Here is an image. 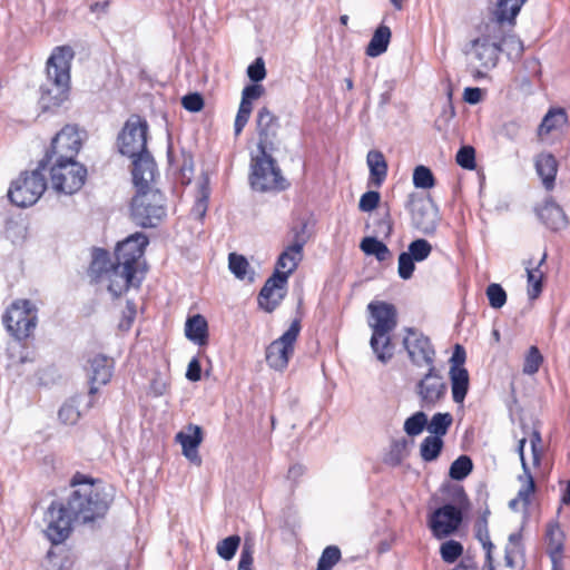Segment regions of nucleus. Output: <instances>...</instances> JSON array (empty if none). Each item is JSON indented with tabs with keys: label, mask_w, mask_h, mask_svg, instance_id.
Instances as JSON below:
<instances>
[{
	"label": "nucleus",
	"mask_w": 570,
	"mask_h": 570,
	"mask_svg": "<svg viewBox=\"0 0 570 570\" xmlns=\"http://www.w3.org/2000/svg\"><path fill=\"white\" fill-rule=\"evenodd\" d=\"M72 490L66 502L52 501L46 512L48 522L45 531L48 540L58 546L72 531V523H88L104 518L107 513L111 495L106 492L101 482L77 472L70 480Z\"/></svg>",
	"instance_id": "obj_1"
},
{
	"label": "nucleus",
	"mask_w": 570,
	"mask_h": 570,
	"mask_svg": "<svg viewBox=\"0 0 570 570\" xmlns=\"http://www.w3.org/2000/svg\"><path fill=\"white\" fill-rule=\"evenodd\" d=\"M75 50L69 45L57 46L47 60V82L40 87L39 102L43 110L60 107L70 92V69Z\"/></svg>",
	"instance_id": "obj_2"
},
{
	"label": "nucleus",
	"mask_w": 570,
	"mask_h": 570,
	"mask_svg": "<svg viewBox=\"0 0 570 570\" xmlns=\"http://www.w3.org/2000/svg\"><path fill=\"white\" fill-rule=\"evenodd\" d=\"M367 325L372 331L370 346L377 361L387 364L395 354L392 333L397 326L396 307L387 302L372 301L367 305Z\"/></svg>",
	"instance_id": "obj_3"
},
{
	"label": "nucleus",
	"mask_w": 570,
	"mask_h": 570,
	"mask_svg": "<svg viewBox=\"0 0 570 570\" xmlns=\"http://www.w3.org/2000/svg\"><path fill=\"white\" fill-rule=\"evenodd\" d=\"M249 185L259 193L285 190L289 184L283 177L273 153L257 151L250 157Z\"/></svg>",
	"instance_id": "obj_4"
},
{
	"label": "nucleus",
	"mask_w": 570,
	"mask_h": 570,
	"mask_svg": "<svg viewBox=\"0 0 570 570\" xmlns=\"http://www.w3.org/2000/svg\"><path fill=\"white\" fill-rule=\"evenodd\" d=\"M48 167L40 168V161L36 169L22 171L11 181L7 196L9 202L21 208L35 205L47 189Z\"/></svg>",
	"instance_id": "obj_5"
},
{
	"label": "nucleus",
	"mask_w": 570,
	"mask_h": 570,
	"mask_svg": "<svg viewBox=\"0 0 570 570\" xmlns=\"http://www.w3.org/2000/svg\"><path fill=\"white\" fill-rule=\"evenodd\" d=\"M130 216L142 228L156 227L166 216L163 194L150 188L138 189L130 204Z\"/></svg>",
	"instance_id": "obj_6"
},
{
	"label": "nucleus",
	"mask_w": 570,
	"mask_h": 570,
	"mask_svg": "<svg viewBox=\"0 0 570 570\" xmlns=\"http://www.w3.org/2000/svg\"><path fill=\"white\" fill-rule=\"evenodd\" d=\"M37 320V308L29 299L11 303L2 315L7 332L17 341H23L31 335Z\"/></svg>",
	"instance_id": "obj_7"
},
{
	"label": "nucleus",
	"mask_w": 570,
	"mask_h": 570,
	"mask_svg": "<svg viewBox=\"0 0 570 570\" xmlns=\"http://www.w3.org/2000/svg\"><path fill=\"white\" fill-rule=\"evenodd\" d=\"M47 171L50 174L52 188L58 193L71 195L85 184L87 169L76 160L52 161Z\"/></svg>",
	"instance_id": "obj_8"
},
{
	"label": "nucleus",
	"mask_w": 570,
	"mask_h": 570,
	"mask_svg": "<svg viewBox=\"0 0 570 570\" xmlns=\"http://www.w3.org/2000/svg\"><path fill=\"white\" fill-rule=\"evenodd\" d=\"M82 145L76 126H65L51 140L50 148L40 160V168L48 167L52 161L75 160Z\"/></svg>",
	"instance_id": "obj_9"
},
{
	"label": "nucleus",
	"mask_w": 570,
	"mask_h": 570,
	"mask_svg": "<svg viewBox=\"0 0 570 570\" xmlns=\"http://www.w3.org/2000/svg\"><path fill=\"white\" fill-rule=\"evenodd\" d=\"M148 122L138 115L131 116L119 132L117 142L121 155L129 158L147 149Z\"/></svg>",
	"instance_id": "obj_10"
},
{
	"label": "nucleus",
	"mask_w": 570,
	"mask_h": 570,
	"mask_svg": "<svg viewBox=\"0 0 570 570\" xmlns=\"http://www.w3.org/2000/svg\"><path fill=\"white\" fill-rule=\"evenodd\" d=\"M301 321L294 320L287 331L266 347V362L269 367L283 371L294 354V345L301 332Z\"/></svg>",
	"instance_id": "obj_11"
},
{
	"label": "nucleus",
	"mask_w": 570,
	"mask_h": 570,
	"mask_svg": "<svg viewBox=\"0 0 570 570\" xmlns=\"http://www.w3.org/2000/svg\"><path fill=\"white\" fill-rule=\"evenodd\" d=\"M148 244V237L141 232H136L129 235L122 242L117 244L114 262L120 264V266H125L126 268L144 274L141 266L145 264L144 255Z\"/></svg>",
	"instance_id": "obj_12"
},
{
	"label": "nucleus",
	"mask_w": 570,
	"mask_h": 570,
	"mask_svg": "<svg viewBox=\"0 0 570 570\" xmlns=\"http://www.w3.org/2000/svg\"><path fill=\"white\" fill-rule=\"evenodd\" d=\"M404 332L402 343L411 363L415 366H434L436 353L430 337L415 327H405Z\"/></svg>",
	"instance_id": "obj_13"
},
{
	"label": "nucleus",
	"mask_w": 570,
	"mask_h": 570,
	"mask_svg": "<svg viewBox=\"0 0 570 570\" xmlns=\"http://www.w3.org/2000/svg\"><path fill=\"white\" fill-rule=\"evenodd\" d=\"M415 393L422 409L435 407L448 393V384L442 374L434 366L428 367V372L415 385Z\"/></svg>",
	"instance_id": "obj_14"
},
{
	"label": "nucleus",
	"mask_w": 570,
	"mask_h": 570,
	"mask_svg": "<svg viewBox=\"0 0 570 570\" xmlns=\"http://www.w3.org/2000/svg\"><path fill=\"white\" fill-rule=\"evenodd\" d=\"M405 207L411 213V220L414 228L424 235L435 234L440 216L438 208L431 202L411 194Z\"/></svg>",
	"instance_id": "obj_15"
},
{
	"label": "nucleus",
	"mask_w": 570,
	"mask_h": 570,
	"mask_svg": "<svg viewBox=\"0 0 570 570\" xmlns=\"http://www.w3.org/2000/svg\"><path fill=\"white\" fill-rule=\"evenodd\" d=\"M114 360L104 355L96 354L87 360L85 372L89 382V402L88 407H92L96 403L95 396L99 391V386L110 382L114 373Z\"/></svg>",
	"instance_id": "obj_16"
},
{
	"label": "nucleus",
	"mask_w": 570,
	"mask_h": 570,
	"mask_svg": "<svg viewBox=\"0 0 570 570\" xmlns=\"http://www.w3.org/2000/svg\"><path fill=\"white\" fill-rule=\"evenodd\" d=\"M281 128L279 119L267 107H262L256 116L258 136L257 151L274 153L277 150V136Z\"/></svg>",
	"instance_id": "obj_17"
},
{
	"label": "nucleus",
	"mask_w": 570,
	"mask_h": 570,
	"mask_svg": "<svg viewBox=\"0 0 570 570\" xmlns=\"http://www.w3.org/2000/svg\"><path fill=\"white\" fill-rule=\"evenodd\" d=\"M293 242L279 255L276 262V268L281 274L288 276L297 268L299 262L303 259V248L307 242L306 238V224L302 223L299 226L292 228Z\"/></svg>",
	"instance_id": "obj_18"
},
{
	"label": "nucleus",
	"mask_w": 570,
	"mask_h": 570,
	"mask_svg": "<svg viewBox=\"0 0 570 570\" xmlns=\"http://www.w3.org/2000/svg\"><path fill=\"white\" fill-rule=\"evenodd\" d=\"M462 519V511L449 503L436 509L431 515L429 523L434 537L441 539L455 532Z\"/></svg>",
	"instance_id": "obj_19"
},
{
	"label": "nucleus",
	"mask_w": 570,
	"mask_h": 570,
	"mask_svg": "<svg viewBox=\"0 0 570 570\" xmlns=\"http://www.w3.org/2000/svg\"><path fill=\"white\" fill-rule=\"evenodd\" d=\"M287 283L286 274L275 269L273 275L268 277L258 294V306L267 313H272L285 296L283 293Z\"/></svg>",
	"instance_id": "obj_20"
},
{
	"label": "nucleus",
	"mask_w": 570,
	"mask_h": 570,
	"mask_svg": "<svg viewBox=\"0 0 570 570\" xmlns=\"http://www.w3.org/2000/svg\"><path fill=\"white\" fill-rule=\"evenodd\" d=\"M136 272L114 262L112 268H109L106 279L109 282V293L118 298L130 287H139L144 276L138 277Z\"/></svg>",
	"instance_id": "obj_21"
},
{
	"label": "nucleus",
	"mask_w": 570,
	"mask_h": 570,
	"mask_svg": "<svg viewBox=\"0 0 570 570\" xmlns=\"http://www.w3.org/2000/svg\"><path fill=\"white\" fill-rule=\"evenodd\" d=\"M132 159V180L138 189L149 188V184L155 178L156 163L151 154L146 150L138 154Z\"/></svg>",
	"instance_id": "obj_22"
},
{
	"label": "nucleus",
	"mask_w": 570,
	"mask_h": 570,
	"mask_svg": "<svg viewBox=\"0 0 570 570\" xmlns=\"http://www.w3.org/2000/svg\"><path fill=\"white\" fill-rule=\"evenodd\" d=\"M187 431H180L176 434V441L181 445L183 454L193 463L200 464L202 459L198 454V446L203 442V430L199 425L188 424Z\"/></svg>",
	"instance_id": "obj_23"
},
{
	"label": "nucleus",
	"mask_w": 570,
	"mask_h": 570,
	"mask_svg": "<svg viewBox=\"0 0 570 570\" xmlns=\"http://www.w3.org/2000/svg\"><path fill=\"white\" fill-rule=\"evenodd\" d=\"M537 215L539 219L553 232L561 230L569 224L562 207L558 205L552 197H548L543 205L537 208Z\"/></svg>",
	"instance_id": "obj_24"
},
{
	"label": "nucleus",
	"mask_w": 570,
	"mask_h": 570,
	"mask_svg": "<svg viewBox=\"0 0 570 570\" xmlns=\"http://www.w3.org/2000/svg\"><path fill=\"white\" fill-rule=\"evenodd\" d=\"M472 49L475 59L484 69L494 68L499 61V56L502 52V47L497 45V42H490L480 37L472 41Z\"/></svg>",
	"instance_id": "obj_25"
},
{
	"label": "nucleus",
	"mask_w": 570,
	"mask_h": 570,
	"mask_svg": "<svg viewBox=\"0 0 570 570\" xmlns=\"http://www.w3.org/2000/svg\"><path fill=\"white\" fill-rule=\"evenodd\" d=\"M535 171L542 180V185L547 190H552L556 185L558 173V160L550 153H542L535 158Z\"/></svg>",
	"instance_id": "obj_26"
},
{
	"label": "nucleus",
	"mask_w": 570,
	"mask_h": 570,
	"mask_svg": "<svg viewBox=\"0 0 570 570\" xmlns=\"http://www.w3.org/2000/svg\"><path fill=\"white\" fill-rule=\"evenodd\" d=\"M515 24L508 23V20L491 13L489 20L484 23L480 38L487 39L490 42H497L501 47V42L504 37L512 32Z\"/></svg>",
	"instance_id": "obj_27"
},
{
	"label": "nucleus",
	"mask_w": 570,
	"mask_h": 570,
	"mask_svg": "<svg viewBox=\"0 0 570 570\" xmlns=\"http://www.w3.org/2000/svg\"><path fill=\"white\" fill-rule=\"evenodd\" d=\"M490 515L489 509L484 510L483 513L475 520L474 522V534L475 538L480 541L483 549L485 550V566L488 570H495L493 566V557L492 551L494 549V544L490 539L488 519Z\"/></svg>",
	"instance_id": "obj_28"
},
{
	"label": "nucleus",
	"mask_w": 570,
	"mask_h": 570,
	"mask_svg": "<svg viewBox=\"0 0 570 570\" xmlns=\"http://www.w3.org/2000/svg\"><path fill=\"white\" fill-rule=\"evenodd\" d=\"M186 337L198 345H205L208 340V323L206 318L196 314L188 317L185 324Z\"/></svg>",
	"instance_id": "obj_29"
},
{
	"label": "nucleus",
	"mask_w": 570,
	"mask_h": 570,
	"mask_svg": "<svg viewBox=\"0 0 570 570\" xmlns=\"http://www.w3.org/2000/svg\"><path fill=\"white\" fill-rule=\"evenodd\" d=\"M568 122V114L564 108H550L538 127V136L543 137L551 131L560 129Z\"/></svg>",
	"instance_id": "obj_30"
},
{
	"label": "nucleus",
	"mask_w": 570,
	"mask_h": 570,
	"mask_svg": "<svg viewBox=\"0 0 570 570\" xmlns=\"http://www.w3.org/2000/svg\"><path fill=\"white\" fill-rule=\"evenodd\" d=\"M114 262L110 259L109 253L104 248H95L92 261L89 266V275L95 282H100L108 275L109 268H112Z\"/></svg>",
	"instance_id": "obj_31"
},
{
	"label": "nucleus",
	"mask_w": 570,
	"mask_h": 570,
	"mask_svg": "<svg viewBox=\"0 0 570 570\" xmlns=\"http://www.w3.org/2000/svg\"><path fill=\"white\" fill-rule=\"evenodd\" d=\"M453 402L462 404L470 387V377L466 368L449 371Z\"/></svg>",
	"instance_id": "obj_32"
},
{
	"label": "nucleus",
	"mask_w": 570,
	"mask_h": 570,
	"mask_svg": "<svg viewBox=\"0 0 570 570\" xmlns=\"http://www.w3.org/2000/svg\"><path fill=\"white\" fill-rule=\"evenodd\" d=\"M371 181L380 187L387 176V163L379 150H370L366 157Z\"/></svg>",
	"instance_id": "obj_33"
},
{
	"label": "nucleus",
	"mask_w": 570,
	"mask_h": 570,
	"mask_svg": "<svg viewBox=\"0 0 570 570\" xmlns=\"http://www.w3.org/2000/svg\"><path fill=\"white\" fill-rule=\"evenodd\" d=\"M548 556H561L564 551V533L557 521L549 522L546 530Z\"/></svg>",
	"instance_id": "obj_34"
},
{
	"label": "nucleus",
	"mask_w": 570,
	"mask_h": 570,
	"mask_svg": "<svg viewBox=\"0 0 570 570\" xmlns=\"http://www.w3.org/2000/svg\"><path fill=\"white\" fill-rule=\"evenodd\" d=\"M391 40V29L387 26L381 24L374 31L367 47L366 55L368 57H379L387 50Z\"/></svg>",
	"instance_id": "obj_35"
},
{
	"label": "nucleus",
	"mask_w": 570,
	"mask_h": 570,
	"mask_svg": "<svg viewBox=\"0 0 570 570\" xmlns=\"http://www.w3.org/2000/svg\"><path fill=\"white\" fill-rule=\"evenodd\" d=\"M361 249L366 255H374L379 262H385L391 257L389 247L376 237H364L360 244Z\"/></svg>",
	"instance_id": "obj_36"
},
{
	"label": "nucleus",
	"mask_w": 570,
	"mask_h": 570,
	"mask_svg": "<svg viewBox=\"0 0 570 570\" xmlns=\"http://www.w3.org/2000/svg\"><path fill=\"white\" fill-rule=\"evenodd\" d=\"M527 0H498L493 13L508 20V23L515 24L517 16Z\"/></svg>",
	"instance_id": "obj_37"
},
{
	"label": "nucleus",
	"mask_w": 570,
	"mask_h": 570,
	"mask_svg": "<svg viewBox=\"0 0 570 570\" xmlns=\"http://www.w3.org/2000/svg\"><path fill=\"white\" fill-rule=\"evenodd\" d=\"M521 466L523 473L520 474L518 479L522 485L518 491V499H520L524 504H530V498L535 491V482L527 461H523Z\"/></svg>",
	"instance_id": "obj_38"
},
{
	"label": "nucleus",
	"mask_w": 570,
	"mask_h": 570,
	"mask_svg": "<svg viewBox=\"0 0 570 570\" xmlns=\"http://www.w3.org/2000/svg\"><path fill=\"white\" fill-rule=\"evenodd\" d=\"M443 449V440L439 436L429 435L420 445V454L423 461H435Z\"/></svg>",
	"instance_id": "obj_39"
},
{
	"label": "nucleus",
	"mask_w": 570,
	"mask_h": 570,
	"mask_svg": "<svg viewBox=\"0 0 570 570\" xmlns=\"http://www.w3.org/2000/svg\"><path fill=\"white\" fill-rule=\"evenodd\" d=\"M473 470V462L468 455H460L456 460H454L449 470V475L452 480L462 481L464 480Z\"/></svg>",
	"instance_id": "obj_40"
},
{
	"label": "nucleus",
	"mask_w": 570,
	"mask_h": 570,
	"mask_svg": "<svg viewBox=\"0 0 570 570\" xmlns=\"http://www.w3.org/2000/svg\"><path fill=\"white\" fill-rule=\"evenodd\" d=\"M452 422L453 417L450 413H435L426 428L434 436L442 439L448 433Z\"/></svg>",
	"instance_id": "obj_41"
},
{
	"label": "nucleus",
	"mask_w": 570,
	"mask_h": 570,
	"mask_svg": "<svg viewBox=\"0 0 570 570\" xmlns=\"http://www.w3.org/2000/svg\"><path fill=\"white\" fill-rule=\"evenodd\" d=\"M502 52H505L510 60L520 59L523 55V42L512 32H509L501 42Z\"/></svg>",
	"instance_id": "obj_42"
},
{
	"label": "nucleus",
	"mask_w": 570,
	"mask_h": 570,
	"mask_svg": "<svg viewBox=\"0 0 570 570\" xmlns=\"http://www.w3.org/2000/svg\"><path fill=\"white\" fill-rule=\"evenodd\" d=\"M239 544H240L239 535H237V534L229 535L217 543V547H216L217 554L222 559L229 561L235 557Z\"/></svg>",
	"instance_id": "obj_43"
},
{
	"label": "nucleus",
	"mask_w": 570,
	"mask_h": 570,
	"mask_svg": "<svg viewBox=\"0 0 570 570\" xmlns=\"http://www.w3.org/2000/svg\"><path fill=\"white\" fill-rule=\"evenodd\" d=\"M341 550L337 546H327L318 561L315 570H332L333 567L341 560Z\"/></svg>",
	"instance_id": "obj_44"
},
{
	"label": "nucleus",
	"mask_w": 570,
	"mask_h": 570,
	"mask_svg": "<svg viewBox=\"0 0 570 570\" xmlns=\"http://www.w3.org/2000/svg\"><path fill=\"white\" fill-rule=\"evenodd\" d=\"M428 425V417L424 412L419 411L407 417L404 422V431L410 436H415L422 433Z\"/></svg>",
	"instance_id": "obj_45"
},
{
	"label": "nucleus",
	"mask_w": 570,
	"mask_h": 570,
	"mask_svg": "<svg viewBox=\"0 0 570 570\" xmlns=\"http://www.w3.org/2000/svg\"><path fill=\"white\" fill-rule=\"evenodd\" d=\"M431 252V244L424 238H417L409 244L406 253L410 254L415 262H423L430 256Z\"/></svg>",
	"instance_id": "obj_46"
},
{
	"label": "nucleus",
	"mask_w": 570,
	"mask_h": 570,
	"mask_svg": "<svg viewBox=\"0 0 570 570\" xmlns=\"http://www.w3.org/2000/svg\"><path fill=\"white\" fill-rule=\"evenodd\" d=\"M413 184L416 188H432L435 185L432 170L423 165L415 167L413 171Z\"/></svg>",
	"instance_id": "obj_47"
},
{
	"label": "nucleus",
	"mask_w": 570,
	"mask_h": 570,
	"mask_svg": "<svg viewBox=\"0 0 570 570\" xmlns=\"http://www.w3.org/2000/svg\"><path fill=\"white\" fill-rule=\"evenodd\" d=\"M543 363V356L537 346H531L525 355L523 363V373L528 375L535 374L541 364Z\"/></svg>",
	"instance_id": "obj_48"
},
{
	"label": "nucleus",
	"mask_w": 570,
	"mask_h": 570,
	"mask_svg": "<svg viewBox=\"0 0 570 570\" xmlns=\"http://www.w3.org/2000/svg\"><path fill=\"white\" fill-rule=\"evenodd\" d=\"M228 267L236 278L243 281L246 278L249 263L245 256L236 253H230L228 256Z\"/></svg>",
	"instance_id": "obj_49"
},
{
	"label": "nucleus",
	"mask_w": 570,
	"mask_h": 570,
	"mask_svg": "<svg viewBox=\"0 0 570 570\" xmlns=\"http://www.w3.org/2000/svg\"><path fill=\"white\" fill-rule=\"evenodd\" d=\"M440 553L443 561L453 563L463 553V546L459 541L448 540L442 543Z\"/></svg>",
	"instance_id": "obj_50"
},
{
	"label": "nucleus",
	"mask_w": 570,
	"mask_h": 570,
	"mask_svg": "<svg viewBox=\"0 0 570 570\" xmlns=\"http://www.w3.org/2000/svg\"><path fill=\"white\" fill-rule=\"evenodd\" d=\"M527 276L529 284L528 295L531 299H534L542 292L543 273L539 269V267L527 268Z\"/></svg>",
	"instance_id": "obj_51"
},
{
	"label": "nucleus",
	"mask_w": 570,
	"mask_h": 570,
	"mask_svg": "<svg viewBox=\"0 0 570 570\" xmlns=\"http://www.w3.org/2000/svg\"><path fill=\"white\" fill-rule=\"evenodd\" d=\"M455 161L463 169H474L476 166L475 149L470 145L462 146L456 153Z\"/></svg>",
	"instance_id": "obj_52"
},
{
	"label": "nucleus",
	"mask_w": 570,
	"mask_h": 570,
	"mask_svg": "<svg viewBox=\"0 0 570 570\" xmlns=\"http://www.w3.org/2000/svg\"><path fill=\"white\" fill-rule=\"evenodd\" d=\"M407 441L404 438L392 441L386 461L392 465H399L405 456Z\"/></svg>",
	"instance_id": "obj_53"
},
{
	"label": "nucleus",
	"mask_w": 570,
	"mask_h": 570,
	"mask_svg": "<svg viewBox=\"0 0 570 570\" xmlns=\"http://www.w3.org/2000/svg\"><path fill=\"white\" fill-rule=\"evenodd\" d=\"M485 293L492 308H501L507 302V293L500 284H490Z\"/></svg>",
	"instance_id": "obj_54"
},
{
	"label": "nucleus",
	"mask_w": 570,
	"mask_h": 570,
	"mask_svg": "<svg viewBox=\"0 0 570 570\" xmlns=\"http://www.w3.org/2000/svg\"><path fill=\"white\" fill-rule=\"evenodd\" d=\"M415 269V261L406 252L399 255L397 273L402 279H410Z\"/></svg>",
	"instance_id": "obj_55"
},
{
	"label": "nucleus",
	"mask_w": 570,
	"mask_h": 570,
	"mask_svg": "<svg viewBox=\"0 0 570 570\" xmlns=\"http://www.w3.org/2000/svg\"><path fill=\"white\" fill-rule=\"evenodd\" d=\"M247 76L255 83L265 79L266 69L263 58H256L255 61L248 66Z\"/></svg>",
	"instance_id": "obj_56"
},
{
	"label": "nucleus",
	"mask_w": 570,
	"mask_h": 570,
	"mask_svg": "<svg viewBox=\"0 0 570 570\" xmlns=\"http://www.w3.org/2000/svg\"><path fill=\"white\" fill-rule=\"evenodd\" d=\"M380 193L379 191H374V190H368L366 193H364L362 196H361V199H360V203H358V208L362 212H372L373 209H375L380 203Z\"/></svg>",
	"instance_id": "obj_57"
},
{
	"label": "nucleus",
	"mask_w": 570,
	"mask_h": 570,
	"mask_svg": "<svg viewBox=\"0 0 570 570\" xmlns=\"http://www.w3.org/2000/svg\"><path fill=\"white\" fill-rule=\"evenodd\" d=\"M183 107L191 112L200 111L204 107L203 96L198 92L187 94L181 99Z\"/></svg>",
	"instance_id": "obj_58"
},
{
	"label": "nucleus",
	"mask_w": 570,
	"mask_h": 570,
	"mask_svg": "<svg viewBox=\"0 0 570 570\" xmlns=\"http://www.w3.org/2000/svg\"><path fill=\"white\" fill-rule=\"evenodd\" d=\"M253 553H254L253 543L249 542L248 540H245L243 548H242V552H240L238 570H252L253 560H254Z\"/></svg>",
	"instance_id": "obj_59"
},
{
	"label": "nucleus",
	"mask_w": 570,
	"mask_h": 570,
	"mask_svg": "<svg viewBox=\"0 0 570 570\" xmlns=\"http://www.w3.org/2000/svg\"><path fill=\"white\" fill-rule=\"evenodd\" d=\"M466 360L465 348L461 344H455L452 355L450 357V371L464 370V363Z\"/></svg>",
	"instance_id": "obj_60"
},
{
	"label": "nucleus",
	"mask_w": 570,
	"mask_h": 570,
	"mask_svg": "<svg viewBox=\"0 0 570 570\" xmlns=\"http://www.w3.org/2000/svg\"><path fill=\"white\" fill-rule=\"evenodd\" d=\"M58 417L65 424H75L80 417V412L71 404H63L58 412Z\"/></svg>",
	"instance_id": "obj_61"
},
{
	"label": "nucleus",
	"mask_w": 570,
	"mask_h": 570,
	"mask_svg": "<svg viewBox=\"0 0 570 570\" xmlns=\"http://www.w3.org/2000/svg\"><path fill=\"white\" fill-rule=\"evenodd\" d=\"M541 433L539 430H533L530 435V443H531V451H532V459L533 464L539 465L541 462L542 456V449H541Z\"/></svg>",
	"instance_id": "obj_62"
},
{
	"label": "nucleus",
	"mask_w": 570,
	"mask_h": 570,
	"mask_svg": "<svg viewBox=\"0 0 570 570\" xmlns=\"http://www.w3.org/2000/svg\"><path fill=\"white\" fill-rule=\"evenodd\" d=\"M208 188L203 185L200 189V196L196 200L193 212L199 217L203 218L207 212V204H208Z\"/></svg>",
	"instance_id": "obj_63"
},
{
	"label": "nucleus",
	"mask_w": 570,
	"mask_h": 570,
	"mask_svg": "<svg viewBox=\"0 0 570 570\" xmlns=\"http://www.w3.org/2000/svg\"><path fill=\"white\" fill-rule=\"evenodd\" d=\"M392 230H393V223L391 219L390 212L386 210L385 215L381 219L377 220L375 232L379 235L389 237L392 234Z\"/></svg>",
	"instance_id": "obj_64"
}]
</instances>
